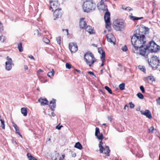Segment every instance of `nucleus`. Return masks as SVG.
Segmentation results:
<instances>
[{
    "label": "nucleus",
    "mask_w": 160,
    "mask_h": 160,
    "mask_svg": "<svg viewBox=\"0 0 160 160\" xmlns=\"http://www.w3.org/2000/svg\"><path fill=\"white\" fill-rule=\"evenodd\" d=\"M132 43L134 49L138 50L139 48V53L141 55L147 58L149 53V51L147 46H145L146 39L144 34L138 31V32L135 33L131 38Z\"/></svg>",
    "instance_id": "1"
},
{
    "label": "nucleus",
    "mask_w": 160,
    "mask_h": 160,
    "mask_svg": "<svg viewBox=\"0 0 160 160\" xmlns=\"http://www.w3.org/2000/svg\"><path fill=\"white\" fill-rule=\"evenodd\" d=\"M84 12H88L94 10L96 8L95 4L92 0H86L82 5Z\"/></svg>",
    "instance_id": "2"
},
{
    "label": "nucleus",
    "mask_w": 160,
    "mask_h": 160,
    "mask_svg": "<svg viewBox=\"0 0 160 160\" xmlns=\"http://www.w3.org/2000/svg\"><path fill=\"white\" fill-rule=\"evenodd\" d=\"M84 59L87 64L90 67L96 61V59L93 54L90 52L85 53L84 56Z\"/></svg>",
    "instance_id": "3"
},
{
    "label": "nucleus",
    "mask_w": 160,
    "mask_h": 160,
    "mask_svg": "<svg viewBox=\"0 0 160 160\" xmlns=\"http://www.w3.org/2000/svg\"><path fill=\"white\" fill-rule=\"evenodd\" d=\"M148 62L151 67L155 70L159 66L160 61L158 57L154 56H152L150 59H148Z\"/></svg>",
    "instance_id": "4"
},
{
    "label": "nucleus",
    "mask_w": 160,
    "mask_h": 160,
    "mask_svg": "<svg viewBox=\"0 0 160 160\" xmlns=\"http://www.w3.org/2000/svg\"><path fill=\"white\" fill-rule=\"evenodd\" d=\"M125 26V23L122 20H116L113 22V27L117 31H121L123 29Z\"/></svg>",
    "instance_id": "5"
},
{
    "label": "nucleus",
    "mask_w": 160,
    "mask_h": 160,
    "mask_svg": "<svg viewBox=\"0 0 160 160\" xmlns=\"http://www.w3.org/2000/svg\"><path fill=\"white\" fill-rule=\"evenodd\" d=\"M103 144V143L102 141L100 142L98 145L100 153H103L106 156H109L110 150L109 147L108 146H105L104 147Z\"/></svg>",
    "instance_id": "6"
},
{
    "label": "nucleus",
    "mask_w": 160,
    "mask_h": 160,
    "mask_svg": "<svg viewBox=\"0 0 160 160\" xmlns=\"http://www.w3.org/2000/svg\"><path fill=\"white\" fill-rule=\"evenodd\" d=\"M147 47L149 52L150 51L153 52H157L160 48V47L157 45L153 41H150Z\"/></svg>",
    "instance_id": "7"
},
{
    "label": "nucleus",
    "mask_w": 160,
    "mask_h": 160,
    "mask_svg": "<svg viewBox=\"0 0 160 160\" xmlns=\"http://www.w3.org/2000/svg\"><path fill=\"white\" fill-rule=\"evenodd\" d=\"M110 13L108 11H107L104 16V19L106 23V28L108 30L111 28V23L110 21Z\"/></svg>",
    "instance_id": "8"
},
{
    "label": "nucleus",
    "mask_w": 160,
    "mask_h": 160,
    "mask_svg": "<svg viewBox=\"0 0 160 160\" xmlns=\"http://www.w3.org/2000/svg\"><path fill=\"white\" fill-rule=\"evenodd\" d=\"M50 7L49 9L50 10L52 9V11H53L54 10H56L59 8H58L59 4L57 1H50Z\"/></svg>",
    "instance_id": "9"
},
{
    "label": "nucleus",
    "mask_w": 160,
    "mask_h": 160,
    "mask_svg": "<svg viewBox=\"0 0 160 160\" xmlns=\"http://www.w3.org/2000/svg\"><path fill=\"white\" fill-rule=\"evenodd\" d=\"M7 61L5 62V68L8 71L11 70L12 68V65H13L12 63V59L9 58L8 56L7 57Z\"/></svg>",
    "instance_id": "10"
},
{
    "label": "nucleus",
    "mask_w": 160,
    "mask_h": 160,
    "mask_svg": "<svg viewBox=\"0 0 160 160\" xmlns=\"http://www.w3.org/2000/svg\"><path fill=\"white\" fill-rule=\"evenodd\" d=\"M69 48L72 53H74L77 51L78 47L76 43H71L69 44Z\"/></svg>",
    "instance_id": "11"
},
{
    "label": "nucleus",
    "mask_w": 160,
    "mask_h": 160,
    "mask_svg": "<svg viewBox=\"0 0 160 160\" xmlns=\"http://www.w3.org/2000/svg\"><path fill=\"white\" fill-rule=\"evenodd\" d=\"M62 14V10L61 8L55 10V11L53 13V15L55 18H54V20H55L57 18H59L61 16Z\"/></svg>",
    "instance_id": "12"
},
{
    "label": "nucleus",
    "mask_w": 160,
    "mask_h": 160,
    "mask_svg": "<svg viewBox=\"0 0 160 160\" xmlns=\"http://www.w3.org/2000/svg\"><path fill=\"white\" fill-rule=\"evenodd\" d=\"M95 135L99 140H102L103 139V134L102 133H100L99 129L98 127L95 128Z\"/></svg>",
    "instance_id": "13"
},
{
    "label": "nucleus",
    "mask_w": 160,
    "mask_h": 160,
    "mask_svg": "<svg viewBox=\"0 0 160 160\" xmlns=\"http://www.w3.org/2000/svg\"><path fill=\"white\" fill-rule=\"evenodd\" d=\"M140 112L142 114L146 116L147 118H148L150 119L152 118V115L149 110H146L144 112L142 110L140 111Z\"/></svg>",
    "instance_id": "14"
},
{
    "label": "nucleus",
    "mask_w": 160,
    "mask_h": 160,
    "mask_svg": "<svg viewBox=\"0 0 160 160\" xmlns=\"http://www.w3.org/2000/svg\"><path fill=\"white\" fill-rule=\"evenodd\" d=\"M106 37L107 38V41L110 42L111 43H115L113 41V40L114 39V37L112 33H109L106 35Z\"/></svg>",
    "instance_id": "15"
},
{
    "label": "nucleus",
    "mask_w": 160,
    "mask_h": 160,
    "mask_svg": "<svg viewBox=\"0 0 160 160\" xmlns=\"http://www.w3.org/2000/svg\"><path fill=\"white\" fill-rule=\"evenodd\" d=\"M84 18H81L80 20L79 27L81 28H85L87 26L86 22L84 21Z\"/></svg>",
    "instance_id": "16"
},
{
    "label": "nucleus",
    "mask_w": 160,
    "mask_h": 160,
    "mask_svg": "<svg viewBox=\"0 0 160 160\" xmlns=\"http://www.w3.org/2000/svg\"><path fill=\"white\" fill-rule=\"evenodd\" d=\"M38 101L42 105H48L49 103L48 101L46 98H40L38 99Z\"/></svg>",
    "instance_id": "17"
},
{
    "label": "nucleus",
    "mask_w": 160,
    "mask_h": 160,
    "mask_svg": "<svg viewBox=\"0 0 160 160\" xmlns=\"http://www.w3.org/2000/svg\"><path fill=\"white\" fill-rule=\"evenodd\" d=\"M56 99L52 98V100L50 102V104H52V106L50 107V108L52 111H54V108L56 107Z\"/></svg>",
    "instance_id": "18"
},
{
    "label": "nucleus",
    "mask_w": 160,
    "mask_h": 160,
    "mask_svg": "<svg viewBox=\"0 0 160 160\" xmlns=\"http://www.w3.org/2000/svg\"><path fill=\"white\" fill-rule=\"evenodd\" d=\"M85 28L86 30L90 34H93L94 33V29L90 26H87Z\"/></svg>",
    "instance_id": "19"
},
{
    "label": "nucleus",
    "mask_w": 160,
    "mask_h": 160,
    "mask_svg": "<svg viewBox=\"0 0 160 160\" xmlns=\"http://www.w3.org/2000/svg\"><path fill=\"white\" fill-rule=\"evenodd\" d=\"M98 52L100 54H101V58H105V52L104 51H103L102 49L101 48H98Z\"/></svg>",
    "instance_id": "20"
},
{
    "label": "nucleus",
    "mask_w": 160,
    "mask_h": 160,
    "mask_svg": "<svg viewBox=\"0 0 160 160\" xmlns=\"http://www.w3.org/2000/svg\"><path fill=\"white\" fill-rule=\"evenodd\" d=\"M74 147L79 150H81L82 148V146L79 142H76L75 143Z\"/></svg>",
    "instance_id": "21"
},
{
    "label": "nucleus",
    "mask_w": 160,
    "mask_h": 160,
    "mask_svg": "<svg viewBox=\"0 0 160 160\" xmlns=\"http://www.w3.org/2000/svg\"><path fill=\"white\" fill-rule=\"evenodd\" d=\"M21 112L22 114L25 116H26L27 115V110L26 108H21Z\"/></svg>",
    "instance_id": "22"
},
{
    "label": "nucleus",
    "mask_w": 160,
    "mask_h": 160,
    "mask_svg": "<svg viewBox=\"0 0 160 160\" xmlns=\"http://www.w3.org/2000/svg\"><path fill=\"white\" fill-rule=\"evenodd\" d=\"M150 80L152 82L155 81L154 78L152 76H149L144 78V80L146 81V80Z\"/></svg>",
    "instance_id": "23"
},
{
    "label": "nucleus",
    "mask_w": 160,
    "mask_h": 160,
    "mask_svg": "<svg viewBox=\"0 0 160 160\" xmlns=\"http://www.w3.org/2000/svg\"><path fill=\"white\" fill-rule=\"evenodd\" d=\"M98 9L100 10L108 11L107 6L105 5H101V7H98Z\"/></svg>",
    "instance_id": "24"
},
{
    "label": "nucleus",
    "mask_w": 160,
    "mask_h": 160,
    "mask_svg": "<svg viewBox=\"0 0 160 160\" xmlns=\"http://www.w3.org/2000/svg\"><path fill=\"white\" fill-rule=\"evenodd\" d=\"M17 48L20 52H22L23 51V48L22 47V43L20 42L18 44Z\"/></svg>",
    "instance_id": "25"
},
{
    "label": "nucleus",
    "mask_w": 160,
    "mask_h": 160,
    "mask_svg": "<svg viewBox=\"0 0 160 160\" xmlns=\"http://www.w3.org/2000/svg\"><path fill=\"white\" fill-rule=\"evenodd\" d=\"M27 156L28 157L29 160H38L32 156L30 154L28 153L27 154Z\"/></svg>",
    "instance_id": "26"
},
{
    "label": "nucleus",
    "mask_w": 160,
    "mask_h": 160,
    "mask_svg": "<svg viewBox=\"0 0 160 160\" xmlns=\"http://www.w3.org/2000/svg\"><path fill=\"white\" fill-rule=\"evenodd\" d=\"M54 73V71L53 69H52L51 71L50 72L48 73L47 75L48 77L51 78L52 76L53 75Z\"/></svg>",
    "instance_id": "27"
},
{
    "label": "nucleus",
    "mask_w": 160,
    "mask_h": 160,
    "mask_svg": "<svg viewBox=\"0 0 160 160\" xmlns=\"http://www.w3.org/2000/svg\"><path fill=\"white\" fill-rule=\"evenodd\" d=\"M0 121L1 122V127L3 129H4L5 128L4 121L1 119H0Z\"/></svg>",
    "instance_id": "28"
},
{
    "label": "nucleus",
    "mask_w": 160,
    "mask_h": 160,
    "mask_svg": "<svg viewBox=\"0 0 160 160\" xmlns=\"http://www.w3.org/2000/svg\"><path fill=\"white\" fill-rule=\"evenodd\" d=\"M119 89L120 90H122L125 89V84L124 83H122L120 84L119 86Z\"/></svg>",
    "instance_id": "29"
},
{
    "label": "nucleus",
    "mask_w": 160,
    "mask_h": 160,
    "mask_svg": "<svg viewBox=\"0 0 160 160\" xmlns=\"http://www.w3.org/2000/svg\"><path fill=\"white\" fill-rule=\"evenodd\" d=\"M105 89L107 90L108 92L110 93V94H112V91L111 89L108 86H105L104 88Z\"/></svg>",
    "instance_id": "30"
},
{
    "label": "nucleus",
    "mask_w": 160,
    "mask_h": 160,
    "mask_svg": "<svg viewBox=\"0 0 160 160\" xmlns=\"http://www.w3.org/2000/svg\"><path fill=\"white\" fill-rule=\"evenodd\" d=\"M137 97L140 99H142L144 98L143 95L141 93H138L137 94Z\"/></svg>",
    "instance_id": "31"
},
{
    "label": "nucleus",
    "mask_w": 160,
    "mask_h": 160,
    "mask_svg": "<svg viewBox=\"0 0 160 160\" xmlns=\"http://www.w3.org/2000/svg\"><path fill=\"white\" fill-rule=\"evenodd\" d=\"M138 68L141 71L144 72H145L146 70L144 66L139 65L138 66Z\"/></svg>",
    "instance_id": "32"
},
{
    "label": "nucleus",
    "mask_w": 160,
    "mask_h": 160,
    "mask_svg": "<svg viewBox=\"0 0 160 160\" xmlns=\"http://www.w3.org/2000/svg\"><path fill=\"white\" fill-rule=\"evenodd\" d=\"M104 5L105 4H104L103 1V0H101L99 3L98 4L97 7H101V5Z\"/></svg>",
    "instance_id": "33"
},
{
    "label": "nucleus",
    "mask_w": 160,
    "mask_h": 160,
    "mask_svg": "<svg viewBox=\"0 0 160 160\" xmlns=\"http://www.w3.org/2000/svg\"><path fill=\"white\" fill-rule=\"evenodd\" d=\"M155 130L154 127L153 126H152L149 129V133H152Z\"/></svg>",
    "instance_id": "34"
},
{
    "label": "nucleus",
    "mask_w": 160,
    "mask_h": 160,
    "mask_svg": "<svg viewBox=\"0 0 160 160\" xmlns=\"http://www.w3.org/2000/svg\"><path fill=\"white\" fill-rule=\"evenodd\" d=\"M3 31V27L2 24L0 21V32H2Z\"/></svg>",
    "instance_id": "35"
},
{
    "label": "nucleus",
    "mask_w": 160,
    "mask_h": 160,
    "mask_svg": "<svg viewBox=\"0 0 160 160\" xmlns=\"http://www.w3.org/2000/svg\"><path fill=\"white\" fill-rule=\"evenodd\" d=\"M61 38L60 37H58L56 38V40L57 41V43L59 45H60L61 44Z\"/></svg>",
    "instance_id": "36"
},
{
    "label": "nucleus",
    "mask_w": 160,
    "mask_h": 160,
    "mask_svg": "<svg viewBox=\"0 0 160 160\" xmlns=\"http://www.w3.org/2000/svg\"><path fill=\"white\" fill-rule=\"evenodd\" d=\"M43 41L47 43H48L49 42H50V40L49 39H47V38H44L43 39Z\"/></svg>",
    "instance_id": "37"
},
{
    "label": "nucleus",
    "mask_w": 160,
    "mask_h": 160,
    "mask_svg": "<svg viewBox=\"0 0 160 160\" xmlns=\"http://www.w3.org/2000/svg\"><path fill=\"white\" fill-rule=\"evenodd\" d=\"M5 39V37L4 36L2 35L0 36V41L2 42H4Z\"/></svg>",
    "instance_id": "38"
},
{
    "label": "nucleus",
    "mask_w": 160,
    "mask_h": 160,
    "mask_svg": "<svg viewBox=\"0 0 160 160\" xmlns=\"http://www.w3.org/2000/svg\"><path fill=\"white\" fill-rule=\"evenodd\" d=\"M121 49L124 52H126L128 50V49L126 45L124 46L123 47H122Z\"/></svg>",
    "instance_id": "39"
},
{
    "label": "nucleus",
    "mask_w": 160,
    "mask_h": 160,
    "mask_svg": "<svg viewBox=\"0 0 160 160\" xmlns=\"http://www.w3.org/2000/svg\"><path fill=\"white\" fill-rule=\"evenodd\" d=\"M122 8L123 10H126L128 11H130L131 10V9L129 7H127V8H124L123 7V6H122Z\"/></svg>",
    "instance_id": "40"
},
{
    "label": "nucleus",
    "mask_w": 160,
    "mask_h": 160,
    "mask_svg": "<svg viewBox=\"0 0 160 160\" xmlns=\"http://www.w3.org/2000/svg\"><path fill=\"white\" fill-rule=\"evenodd\" d=\"M66 67L67 68L70 69L71 68V65L69 63H67L66 64Z\"/></svg>",
    "instance_id": "41"
},
{
    "label": "nucleus",
    "mask_w": 160,
    "mask_h": 160,
    "mask_svg": "<svg viewBox=\"0 0 160 160\" xmlns=\"http://www.w3.org/2000/svg\"><path fill=\"white\" fill-rule=\"evenodd\" d=\"M140 89L142 93L145 92V90L144 87L142 86H141L140 87Z\"/></svg>",
    "instance_id": "42"
},
{
    "label": "nucleus",
    "mask_w": 160,
    "mask_h": 160,
    "mask_svg": "<svg viewBox=\"0 0 160 160\" xmlns=\"http://www.w3.org/2000/svg\"><path fill=\"white\" fill-rule=\"evenodd\" d=\"M129 105H130V108H133L134 107V105L133 104L132 102H130L129 103Z\"/></svg>",
    "instance_id": "43"
},
{
    "label": "nucleus",
    "mask_w": 160,
    "mask_h": 160,
    "mask_svg": "<svg viewBox=\"0 0 160 160\" xmlns=\"http://www.w3.org/2000/svg\"><path fill=\"white\" fill-rule=\"evenodd\" d=\"M130 18L133 21L137 20V17L130 16Z\"/></svg>",
    "instance_id": "44"
},
{
    "label": "nucleus",
    "mask_w": 160,
    "mask_h": 160,
    "mask_svg": "<svg viewBox=\"0 0 160 160\" xmlns=\"http://www.w3.org/2000/svg\"><path fill=\"white\" fill-rule=\"evenodd\" d=\"M15 130H16V133H18V135H19L22 138V135L20 134V132H19V129H18V128H17L16 129H15Z\"/></svg>",
    "instance_id": "45"
},
{
    "label": "nucleus",
    "mask_w": 160,
    "mask_h": 160,
    "mask_svg": "<svg viewBox=\"0 0 160 160\" xmlns=\"http://www.w3.org/2000/svg\"><path fill=\"white\" fill-rule=\"evenodd\" d=\"M101 60H102V63L101 65V66L102 67L104 65V62L105 61V58H101Z\"/></svg>",
    "instance_id": "46"
},
{
    "label": "nucleus",
    "mask_w": 160,
    "mask_h": 160,
    "mask_svg": "<svg viewBox=\"0 0 160 160\" xmlns=\"http://www.w3.org/2000/svg\"><path fill=\"white\" fill-rule=\"evenodd\" d=\"M62 127V125L59 126V125H58L56 127V129H57L58 130H60L61 129V127Z\"/></svg>",
    "instance_id": "47"
},
{
    "label": "nucleus",
    "mask_w": 160,
    "mask_h": 160,
    "mask_svg": "<svg viewBox=\"0 0 160 160\" xmlns=\"http://www.w3.org/2000/svg\"><path fill=\"white\" fill-rule=\"evenodd\" d=\"M88 73L94 76L95 77H96V76H95V75L94 74V73L93 72H92L91 71H88Z\"/></svg>",
    "instance_id": "48"
},
{
    "label": "nucleus",
    "mask_w": 160,
    "mask_h": 160,
    "mask_svg": "<svg viewBox=\"0 0 160 160\" xmlns=\"http://www.w3.org/2000/svg\"><path fill=\"white\" fill-rule=\"evenodd\" d=\"M65 157L64 155H62V157H60L59 160H63Z\"/></svg>",
    "instance_id": "49"
},
{
    "label": "nucleus",
    "mask_w": 160,
    "mask_h": 160,
    "mask_svg": "<svg viewBox=\"0 0 160 160\" xmlns=\"http://www.w3.org/2000/svg\"><path fill=\"white\" fill-rule=\"evenodd\" d=\"M28 57H29L30 58V59H32V60H35V59H34V57H33L32 56V55H29V56H28Z\"/></svg>",
    "instance_id": "50"
},
{
    "label": "nucleus",
    "mask_w": 160,
    "mask_h": 160,
    "mask_svg": "<svg viewBox=\"0 0 160 160\" xmlns=\"http://www.w3.org/2000/svg\"><path fill=\"white\" fill-rule=\"evenodd\" d=\"M13 123V126L15 128V129H16L17 128H18V127L15 124V123Z\"/></svg>",
    "instance_id": "51"
},
{
    "label": "nucleus",
    "mask_w": 160,
    "mask_h": 160,
    "mask_svg": "<svg viewBox=\"0 0 160 160\" xmlns=\"http://www.w3.org/2000/svg\"><path fill=\"white\" fill-rule=\"evenodd\" d=\"M157 104L160 105V97L157 100Z\"/></svg>",
    "instance_id": "52"
},
{
    "label": "nucleus",
    "mask_w": 160,
    "mask_h": 160,
    "mask_svg": "<svg viewBox=\"0 0 160 160\" xmlns=\"http://www.w3.org/2000/svg\"><path fill=\"white\" fill-rule=\"evenodd\" d=\"M62 31L63 32H64V31H66L67 33V35H68V34H69V33H68V29H63L62 30Z\"/></svg>",
    "instance_id": "53"
},
{
    "label": "nucleus",
    "mask_w": 160,
    "mask_h": 160,
    "mask_svg": "<svg viewBox=\"0 0 160 160\" xmlns=\"http://www.w3.org/2000/svg\"><path fill=\"white\" fill-rule=\"evenodd\" d=\"M124 109L125 110L126 109H128V106H127V105H126L124 107Z\"/></svg>",
    "instance_id": "54"
},
{
    "label": "nucleus",
    "mask_w": 160,
    "mask_h": 160,
    "mask_svg": "<svg viewBox=\"0 0 160 160\" xmlns=\"http://www.w3.org/2000/svg\"><path fill=\"white\" fill-rule=\"evenodd\" d=\"M35 32L34 33V34H37L38 35L39 34V31L38 30H36L35 31Z\"/></svg>",
    "instance_id": "55"
},
{
    "label": "nucleus",
    "mask_w": 160,
    "mask_h": 160,
    "mask_svg": "<svg viewBox=\"0 0 160 160\" xmlns=\"http://www.w3.org/2000/svg\"><path fill=\"white\" fill-rule=\"evenodd\" d=\"M72 157H75L76 156V154L75 153H73L72 154Z\"/></svg>",
    "instance_id": "56"
},
{
    "label": "nucleus",
    "mask_w": 160,
    "mask_h": 160,
    "mask_svg": "<svg viewBox=\"0 0 160 160\" xmlns=\"http://www.w3.org/2000/svg\"><path fill=\"white\" fill-rule=\"evenodd\" d=\"M108 120L111 122L112 121V118L111 117H108Z\"/></svg>",
    "instance_id": "57"
},
{
    "label": "nucleus",
    "mask_w": 160,
    "mask_h": 160,
    "mask_svg": "<svg viewBox=\"0 0 160 160\" xmlns=\"http://www.w3.org/2000/svg\"><path fill=\"white\" fill-rule=\"evenodd\" d=\"M24 68L25 70H27L28 69V67L27 65H24Z\"/></svg>",
    "instance_id": "58"
},
{
    "label": "nucleus",
    "mask_w": 160,
    "mask_h": 160,
    "mask_svg": "<svg viewBox=\"0 0 160 160\" xmlns=\"http://www.w3.org/2000/svg\"><path fill=\"white\" fill-rule=\"evenodd\" d=\"M43 72V71L41 69H39L37 71L38 72Z\"/></svg>",
    "instance_id": "59"
},
{
    "label": "nucleus",
    "mask_w": 160,
    "mask_h": 160,
    "mask_svg": "<svg viewBox=\"0 0 160 160\" xmlns=\"http://www.w3.org/2000/svg\"><path fill=\"white\" fill-rule=\"evenodd\" d=\"M76 71H77L79 73H80L81 72L80 70H78L77 69H75Z\"/></svg>",
    "instance_id": "60"
},
{
    "label": "nucleus",
    "mask_w": 160,
    "mask_h": 160,
    "mask_svg": "<svg viewBox=\"0 0 160 160\" xmlns=\"http://www.w3.org/2000/svg\"><path fill=\"white\" fill-rule=\"evenodd\" d=\"M143 18V17H139V18H138V17H137V20H139V19H141L142 18Z\"/></svg>",
    "instance_id": "61"
},
{
    "label": "nucleus",
    "mask_w": 160,
    "mask_h": 160,
    "mask_svg": "<svg viewBox=\"0 0 160 160\" xmlns=\"http://www.w3.org/2000/svg\"><path fill=\"white\" fill-rule=\"evenodd\" d=\"M51 114L52 116L54 117L55 116V114L53 112H52Z\"/></svg>",
    "instance_id": "62"
},
{
    "label": "nucleus",
    "mask_w": 160,
    "mask_h": 160,
    "mask_svg": "<svg viewBox=\"0 0 160 160\" xmlns=\"http://www.w3.org/2000/svg\"><path fill=\"white\" fill-rule=\"evenodd\" d=\"M92 45H93V46L95 47H97V44H92Z\"/></svg>",
    "instance_id": "63"
},
{
    "label": "nucleus",
    "mask_w": 160,
    "mask_h": 160,
    "mask_svg": "<svg viewBox=\"0 0 160 160\" xmlns=\"http://www.w3.org/2000/svg\"><path fill=\"white\" fill-rule=\"evenodd\" d=\"M100 72H101V74H102V73H103V69H102L101 71H100Z\"/></svg>",
    "instance_id": "64"
}]
</instances>
